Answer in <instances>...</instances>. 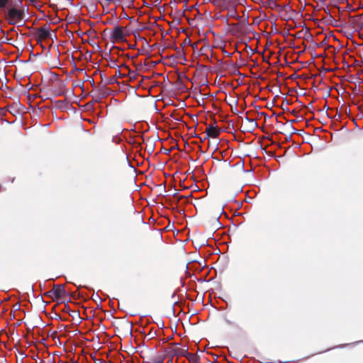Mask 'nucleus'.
I'll list each match as a JSON object with an SVG mask.
<instances>
[{"instance_id":"f257e3e1","label":"nucleus","mask_w":363,"mask_h":363,"mask_svg":"<svg viewBox=\"0 0 363 363\" xmlns=\"http://www.w3.org/2000/svg\"><path fill=\"white\" fill-rule=\"evenodd\" d=\"M5 18L11 25L21 22L24 18V11L21 8V2L13 3L5 11Z\"/></svg>"},{"instance_id":"f03ea898","label":"nucleus","mask_w":363,"mask_h":363,"mask_svg":"<svg viewBox=\"0 0 363 363\" xmlns=\"http://www.w3.org/2000/svg\"><path fill=\"white\" fill-rule=\"evenodd\" d=\"M50 31L47 27H40L36 30V38L38 41L45 40L50 38Z\"/></svg>"},{"instance_id":"7ed1b4c3","label":"nucleus","mask_w":363,"mask_h":363,"mask_svg":"<svg viewBox=\"0 0 363 363\" xmlns=\"http://www.w3.org/2000/svg\"><path fill=\"white\" fill-rule=\"evenodd\" d=\"M111 37L116 42H122L125 39V35L123 28L118 26L113 28Z\"/></svg>"},{"instance_id":"20e7f679","label":"nucleus","mask_w":363,"mask_h":363,"mask_svg":"<svg viewBox=\"0 0 363 363\" xmlns=\"http://www.w3.org/2000/svg\"><path fill=\"white\" fill-rule=\"evenodd\" d=\"M206 133L208 137H211L213 138H217L219 136L220 131L216 126L208 125L206 129Z\"/></svg>"},{"instance_id":"39448f33","label":"nucleus","mask_w":363,"mask_h":363,"mask_svg":"<svg viewBox=\"0 0 363 363\" xmlns=\"http://www.w3.org/2000/svg\"><path fill=\"white\" fill-rule=\"evenodd\" d=\"M172 353L174 355L178 356V357H182L186 356L188 354L187 349L185 347H181L178 345H175L172 349Z\"/></svg>"},{"instance_id":"423d86ee","label":"nucleus","mask_w":363,"mask_h":363,"mask_svg":"<svg viewBox=\"0 0 363 363\" xmlns=\"http://www.w3.org/2000/svg\"><path fill=\"white\" fill-rule=\"evenodd\" d=\"M12 4L11 0H0V9L5 11Z\"/></svg>"},{"instance_id":"0eeeda50","label":"nucleus","mask_w":363,"mask_h":363,"mask_svg":"<svg viewBox=\"0 0 363 363\" xmlns=\"http://www.w3.org/2000/svg\"><path fill=\"white\" fill-rule=\"evenodd\" d=\"M30 5L35 8H40L41 6V1L40 0H28Z\"/></svg>"},{"instance_id":"6e6552de","label":"nucleus","mask_w":363,"mask_h":363,"mask_svg":"<svg viewBox=\"0 0 363 363\" xmlns=\"http://www.w3.org/2000/svg\"><path fill=\"white\" fill-rule=\"evenodd\" d=\"M169 363H172V360L169 361Z\"/></svg>"}]
</instances>
